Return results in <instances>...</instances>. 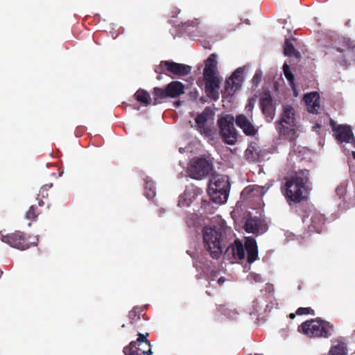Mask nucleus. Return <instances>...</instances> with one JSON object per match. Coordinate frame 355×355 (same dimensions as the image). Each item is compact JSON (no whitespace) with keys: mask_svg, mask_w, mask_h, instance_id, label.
Wrapping results in <instances>:
<instances>
[{"mask_svg":"<svg viewBox=\"0 0 355 355\" xmlns=\"http://www.w3.org/2000/svg\"><path fill=\"white\" fill-rule=\"evenodd\" d=\"M284 52L286 55H294L296 58L300 57V53L295 50L293 44L288 39L285 40Z\"/></svg>","mask_w":355,"mask_h":355,"instance_id":"nucleus-29","label":"nucleus"},{"mask_svg":"<svg viewBox=\"0 0 355 355\" xmlns=\"http://www.w3.org/2000/svg\"><path fill=\"white\" fill-rule=\"evenodd\" d=\"M295 314L301 315H314V311L311 307H300L297 309Z\"/></svg>","mask_w":355,"mask_h":355,"instance_id":"nucleus-35","label":"nucleus"},{"mask_svg":"<svg viewBox=\"0 0 355 355\" xmlns=\"http://www.w3.org/2000/svg\"><path fill=\"white\" fill-rule=\"evenodd\" d=\"M141 310L139 307H134L128 313V318L131 324L140 320Z\"/></svg>","mask_w":355,"mask_h":355,"instance_id":"nucleus-31","label":"nucleus"},{"mask_svg":"<svg viewBox=\"0 0 355 355\" xmlns=\"http://www.w3.org/2000/svg\"><path fill=\"white\" fill-rule=\"evenodd\" d=\"M257 96H254L252 98H249L248 101V103L245 105V111L246 112L245 115L249 116L250 117H253L252 111L256 103Z\"/></svg>","mask_w":355,"mask_h":355,"instance_id":"nucleus-34","label":"nucleus"},{"mask_svg":"<svg viewBox=\"0 0 355 355\" xmlns=\"http://www.w3.org/2000/svg\"><path fill=\"white\" fill-rule=\"evenodd\" d=\"M352 157L355 159V152L354 151L352 152Z\"/></svg>","mask_w":355,"mask_h":355,"instance_id":"nucleus-45","label":"nucleus"},{"mask_svg":"<svg viewBox=\"0 0 355 355\" xmlns=\"http://www.w3.org/2000/svg\"><path fill=\"white\" fill-rule=\"evenodd\" d=\"M245 250L247 252V261L249 263H253L258 257V248L254 238L248 237L245 242Z\"/></svg>","mask_w":355,"mask_h":355,"instance_id":"nucleus-19","label":"nucleus"},{"mask_svg":"<svg viewBox=\"0 0 355 355\" xmlns=\"http://www.w3.org/2000/svg\"><path fill=\"white\" fill-rule=\"evenodd\" d=\"M213 171V162L206 155L193 158L188 168L189 176L196 180L209 175Z\"/></svg>","mask_w":355,"mask_h":355,"instance_id":"nucleus-7","label":"nucleus"},{"mask_svg":"<svg viewBox=\"0 0 355 355\" xmlns=\"http://www.w3.org/2000/svg\"><path fill=\"white\" fill-rule=\"evenodd\" d=\"M206 293H207L208 295H211V293H210L209 291H206Z\"/></svg>","mask_w":355,"mask_h":355,"instance_id":"nucleus-47","label":"nucleus"},{"mask_svg":"<svg viewBox=\"0 0 355 355\" xmlns=\"http://www.w3.org/2000/svg\"><path fill=\"white\" fill-rule=\"evenodd\" d=\"M140 345H139L138 344L137 345V347H139ZM141 346H143V347H141V349H145V350H148L149 348L145 345L144 344L141 345Z\"/></svg>","mask_w":355,"mask_h":355,"instance_id":"nucleus-41","label":"nucleus"},{"mask_svg":"<svg viewBox=\"0 0 355 355\" xmlns=\"http://www.w3.org/2000/svg\"><path fill=\"white\" fill-rule=\"evenodd\" d=\"M175 104H176L177 105H180V101H178V102H176V103H175Z\"/></svg>","mask_w":355,"mask_h":355,"instance_id":"nucleus-46","label":"nucleus"},{"mask_svg":"<svg viewBox=\"0 0 355 355\" xmlns=\"http://www.w3.org/2000/svg\"><path fill=\"white\" fill-rule=\"evenodd\" d=\"M222 228L205 227L203 230V243L207 251L214 259H218L222 252Z\"/></svg>","mask_w":355,"mask_h":355,"instance_id":"nucleus-4","label":"nucleus"},{"mask_svg":"<svg viewBox=\"0 0 355 355\" xmlns=\"http://www.w3.org/2000/svg\"><path fill=\"white\" fill-rule=\"evenodd\" d=\"M208 193L211 200L217 204L225 203L227 201L229 195V193L225 192V191H223L219 189L215 191L213 187L208 188Z\"/></svg>","mask_w":355,"mask_h":355,"instance_id":"nucleus-23","label":"nucleus"},{"mask_svg":"<svg viewBox=\"0 0 355 355\" xmlns=\"http://www.w3.org/2000/svg\"><path fill=\"white\" fill-rule=\"evenodd\" d=\"M298 288H299V289H301V288H302V286H298Z\"/></svg>","mask_w":355,"mask_h":355,"instance_id":"nucleus-49","label":"nucleus"},{"mask_svg":"<svg viewBox=\"0 0 355 355\" xmlns=\"http://www.w3.org/2000/svg\"><path fill=\"white\" fill-rule=\"evenodd\" d=\"M244 228L248 233L257 234H263L267 230L264 222L257 216L248 218L245 222Z\"/></svg>","mask_w":355,"mask_h":355,"instance_id":"nucleus-16","label":"nucleus"},{"mask_svg":"<svg viewBox=\"0 0 355 355\" xmlns=\"http://www.w3.org/2000/svg\"><path fill=\"white\" fill-rule=\"evenodd\" d=\"M295 313H290V315H289L290 318L293 319V318H295Z\"/></svg>","mask_w":355,"mask_h":355,"instance_id":"nucleus-44","label":"nucleus"},{"mask_svg":"<svg viewBox=\"0 0 355 355\" xmlns=\"http://www.w3.org/2000/svg\"><path fill=\"white\" fill-rule=\"evenodd\" d=\"M304 100L307 106V110L312 114H318L320 107V96L318 92H313L306 94L304 96Z\"/></svg>","mask_w":355,"mask_h":355,"instance_id":"nucleus-18","label":"nucleus"},{"mask_svg":"<svg viewBox=\"0 0 355 355\" xmlns=\"http://www.w3.org/2000/svg\"><path fill=\"white\" fill-rule=\"evenodd\" d=\"M52 186L53 184L51 183L42 186L40 190L38 196H40L42 198H47L49 196L48 191L49 190V189L52 187Z\"/></svg>","mask_w":355,"mask_h":355,"instance_id":"nucleus-36","label":"nucleus"},{"mask_svg":"<svg viewBox=\"0 0 355 355\" xmlns=\"http://www.w3.org/2000/svg\"><path fill=\"white\" fill-rule=\"evenodd\" d=\"M40 214V211L38 210V208L36 205H31L26 214V217L27 219L31 220H35L37 218L38 215Z\"/></svg>","mask_w":355,"mask_h":355,"instance_id":"nucleus-33","label":"nucleus"},{"mask_svg":"<svg viewBox=\"0 0 355 355\" xmlns=\"http://www.w3.org/2000/svg\"><path fill=\"white\" fill-rule=\"evenodd\" d=\"M184 85L178 80L168 83L165 88L156 87L153 89V105L162 103L166 98H175L184 93Z\"/></svg>","mask_w":355,"mask_h":355,"instance_id":"nucleus-6","label":"nucleus"},{"mask_svg":"<svg viewBox=\"0 0 355 355\" xmlns=\"http://www.w3.org/2000/svg\"><path fill=\"white\" fill-rule=\"evenodd\" d=\"M273 99L269 92L263 94L259 98V105L262 114L268 122L273 120L275 115V107L273 105Z\"/></svg>","mask_w":355,"mask_h":355,"instance_id":"nucleus-13","label":"nucleus"},{"mask_svg":"<svg viewBox=\"0 0 355 355\" xmlns=\"http://www.w3.org/2000/svg\"><path fill=\"white\" fill-rule=\"evenodd\" d=\"M144 194L148 199H152L155 196V187L153 181L148 177L144 179Z\"/></svg>","mask_w":355,"mask_h":355,"instance_id":"nucleus-27","label":"nucleus"},{"mask_svg":"<svg viewBox=\"0 0 355 355\" xmlns=\"http://www.w3.org/2000/svg\"><path fill=\"white\" fill-rule=\"evenodd\" d=\"M243 73L242 68H238L225 81V89L229 94H233L240 89L243 81Z\"/></svg>","mask_w":355,"mask_h":355,"instance_id":"nucleus-14","label":"nucleus"},{"mask_svg":"<svg viewBox=\"0 0 355 355\" xmlns=\"http://www.w3.org/2000/svg\"><path fill=\"white\" fill-rule=\"evenodd\" d=\"M217 311L227 318H233L235 315V311L230 309L225 304H219L216 307Z\"/></svg>","mask_w":355,"mask_h":355,"instance_id":"nucleus-32","label":"nucleus"},{"mask_svg":"<svg viewBox=\"0 0 355 355\" xmlns=\"http://www.w3.org/2000/svg\"><path fill=\"white\" fill-rule=\"evenodd\" d=\"M226 281V279L223 277H220L218 279V284H219V286H222L223 284V283Z\"/></svg>","mask_w":355,"mask_h":355,"instance_id":"nucleus-40","label":"nucleus"},{"mask_svg":"<svg viewBox=\"0 0 355 355\" xmlns=\"http://www.w3.org/2000/svg\"><path fill=\"white\" fill-rule=\"evenodd\" d=\"M213 116L212 110L207 107L202 113L199 114L195 119L198 131L207 138H212L213 130L207 125V121Z\"/></svg>","mask_w":355,"mask_h":355,"instance_id":"nucleus-11","label":"nucleus"},{"mask_svg":"<svg viewBox=\"0 0 355 355\" xmlns=\"http://www.w3.org/2000/svg\"><path fill=\"white\" fill-rule=\"evenodd\" d=\"M235 123L247 136H254L258 132V128L253 124V117L240 114L236 116Z\"/></svg>","mask_w":355,"mask_h":355,"instance_id":"nucleus-12","label":"nucleus"},{"mask_svg":"<svg viewBox=\"0 0 355 355\" xmlns=\"http://www.w3.org/2000/svg\"><path fill=\"white\" fill-rule=\"evenodd\" d=\"M283 71L284 74L289 83L291 88L295 90V76L294 74L291 71L290 67L287 64H284L283 65Z\"/></svg>","mask_w":355,"mask_h":355,"instance_id":"nucleus-30","label":"nucleus"},{"mask_svg":"<svg viewBox=\"0 0 355 355\" xmlns=\"http://www.w3.org/2000/svg\"><path fill=\"white\" fill-rule=\"evenodd\" d=\"M125 327V324H123V325L121 326V327H122V328H124Z\"/></svg>","mask_w":355,"mask_h":355,"instance_id":"nucleus-50","label":"nucleus"},{"mask_svg":"<svg viewBox=\"0 0 355 355\" xmlns=\"http://www.w3.org/2000/svg\"><path fill=\"white\" fill-rule=\"evenodd\" d=\"M334 330V327L329 322L319 318L304 322L298 327V331L310 338L330 337Z\"/></svg>","mask_w":355,"mask_h":355,"instance_id":"nucleus-3","label":"nucleus"},{"mask_svg":"<svg viewBox=\"0 0 355 355\" xmlns=\"http://www.w3.org/2000/svg\"><path fill=\"white\" fill-rule=\"evenodd\" d=\"M331 125L335 132L336 139L340 142L349 143L350 140H354L352 129L349 125H336L334 121H331Z\"/></svg>","mask_w":355,"mask_h":355,"instance_id":"nucleus-15","label":"nucleus"},{"mask_svg":"<svg viewBox=\"0 0 355 355\" xmlns=\"http://www.w3.org/2000/svg\"><path fill=\"white\" fill-rule=\"evenodd\" d=\"M194 266L196 268H199L202 270L204 274L206 275V279L209 282V284H211V282L214 281L215 279L218 276L219 271L218 270H211L209 272H207L206 269L200 266L199 261H196Z\"/></svg>","mask_w":355,"mask_h":355,"instance_id":"nucleus-28","label":"nucleus"},{"mask_svg":"<svg viewBox=\"0 0 355 355\" xmlns=\"http://www.w3.org/2000/svg\"><path fill=\"white\" fill-rule=\"evenodd\" d=\"M245 153H246V156H248V157L249 158V153H252V150H251L250 148H248V149L246 150V152H245Z\"/></svg>","mask_w":355,"mask_h":355,"instance_id":"nucleus-42","label":"nucleus"},{"mask_svg":"<svg viewBox=\"0 0 355 355\" xmlns=\"http://www.w3.org/2000/svg\"><path fill=\"white\" fill-rule=\"evenodd\" d=\"M309 170H300L293 175L285 178L281 186V192L289 205L299 204L307 200L309 188Z\"/></svg>","mask_w":355,"mask_h":355,"instance_id":"nucleus-1","label":"nucleus"},{"mask_svg":"<svg viewBox=\"0 0 355 355\" xmlns=\"http://www.w3.org/2000/svg\"><path fill=\"white\" fill-rule=\"evenodd\" d=\"M191 71V67L185 64L175 62L171 60H162L155 69V72L159 74L157 79L162 78L164 73L173 78H181L189 75Z\"/></svg>","mask_w":355,"mask_h":355,"instance_id":"nucleus-5","label":"nucleus"},{"mask_svg":"<svg viewBox=\"0 0 355 355\" xmlns=\"http://www.w3.org/2000/svg\"><path fill=\"white\" fill-rule=\"evenodd\" d=\"M191 203V200L187 198V193H184L179 197L178 206L179 207H188Z\"/></svg>","mask_w":355,"mask_h":355,"instance_id":"nucleus-37","label":"nucleus"},{"mask_svg":"<svg viewBox=\"0 0 355 355\" xmlns=\"http://www.w3.org/2000/svg\"><path fill=\"white\" fill-rule=\"evenodd\" d=\"M276 129L281 136L285 139L294 141L297 138V121L295 111L290 105H283V111L281 119Z\"/></svg>","mask_w":355,"mask_h":355,"instance_id":"nucleus-2","label":"nucleus"},{"mask_svg":"<svg viewBox=\"0 0 355 355\" xmlns=\"http://www.w3.org/2000/svg\"><path fill=\"white\" fill-rule=\"evenodd\" d=\"M209 187H213L215 191L219 189L229 193L230 184L228 178L225 175H217L214 178L213 182H211Z\"/></svg>","mask_w":355,"mask_h":355,"instance_id":"nucleus-22","label":"nucleus"},{"mask_svg":"<svg viewBox=\"0 0 355 355\" xmlns=\"http://www.w3.org/2000/svg\"><path fill=\"white\" fill-rule=\"evenodd\" d=\"M217 55L211 53L205 62L204 79L218 78L217 76Z\"/></svg>","mask_w":355,"mask_h":355,"instance_id":"nucleus-17","label":"nucleus"},{"mask_svg":"<svg viewBox=\"0 0 355 355\" xmlns=\"http://www.w3.org/2000/svg\"><path fill=\"white\" fill-rule=\"evenodd\" d=\"M235 259H243L245 257V246L239 239H236L234 244L230 246Z\"/></svg>","mask_w":355,"mask_h":355,"instance_id":"nucleus-24","label":"nucleus"},{"mask_svg":"<svg viewBox=\"0 0 355 355\" xmlns=\"http://www.w3.org/2000/svg\"><path fill=\"white\" fill-rule=\"evenodd\" d=\"M25 233L21 231H15L6 235L1 234V241L12 248L24 250L31 247V243Z\"/></svg>","mask_w":355,"mask_h":355,"instance_id":"nucleus-10","label":"nucleus"},{"mask_svg":"<svg viewBox=\"0 0 355 355\" xmlns=\"http://www.w3.org/2000/svg\"><path fill=\"white\" fill-rule=\"evenodd\" d=\"M148 333L143 334L138 333L137 340L131 341L130 344L125 346L123 352L125 355H151L153 354L150 349V343L147 338Z\"/></svg>","mask_w":355,"mask_h":355,"instance_id":"nucleus-8","label":"nucleus"},{"mask_svg":"<svg viewBox=\"0 0 355 355\" xmlns=\"http://www.w3.org/2000/svg\"><path fill=\"white\" fill-rule=\"evenodd\" d=\"M261 76H262V73L260 71H256V73H254V75L252 79V83L254 85L257 86L259 84V83L261 82Z\"/></svg>","mask_w":355,"mask_h":355,"instance_id":"nucleus-39","label":"nucleus"},{"mask_svg":"<svg viewBox=\"0 0 355 355\" xmlns=\"http://www.w3.org/2000/svg\"><path fill=\"white\" fill-rule=\"evenodd\" d=\"M233 118L228 116L218 119L219 133L223 141L229 145H234L237 142L239 133L234 125Z\"/></svg>","mask_w":355,"mask_h":355,"instance_id":"nucleus-9","label":"nucleus"},{"mask_svg":"<svg viewBox=\"0 0 355 355\" xmlns=\"http://www.w3.org/2000/svg\"><path fill=\"white\" fill-rule=\"evenodd\" d=\"M338 42H342L343 43V46L344 48H341L340 46H338L337 47V51H339V52H343V51H345V49H348L349 48V40L348 39H346V38H341V39H339L338 40Z\"/></svg>","mask_w":355,"mask_h":355,"instance_id":"nucleus-38","label":"nucleus"},{"mask_svg":"<svg viewBox=\"0 0 355 355\" xmlns=\"http://www.w3.org/2000/svg\"><path fill=\"white\" fill-rule=\"evenodd\" d=\"M347 345L342 340H338L336 345H332L328 355H347Z\"/></svg>","mask_w":355,"mask_h":355,"instance_id":"nucleus-26","label":"nucleus"},{"mask_svg":"<svg viewBox=\"0 0 355 355\" xmlns=\"http://www.w3.org/2000/svg\"><path fill=\"white\" fill-rule=\"evenodd\" d=\"M205 80L207 95L211 99L217 100L219 98L218 92L220 85L219 78L205 79Z\"/></svg>","mask_w":355,"mask_h":355,"instance_id":"nucleus-20","label":"nucleus"},{"mask_svg":"<svg viewBox=\"0 0 355 355\" xmlns=\"http://www.w3.org/2000/svg\"><path fill=\"white\" fill-rule=\"evenodd\" d=\"M325 218L323 214L319 212H313L311 215V223L309 225V229L311 232L320 233L322 230Z\"/></svg>","mask_w":355,"mask_h":355,"instance_id":"nucleus-21","label":"nucleus"},{"mask_svg":"<svg viewBox=\"0 0 355 355\" xmlns=\"http://www.w3.org/2000/svg\"><path fill=\"white\" fill-rule=\"evenodd\" d=\"M248 191V188H245V191Z\"/></svg>","mask_w":355,"mask_h":355,"instance_id":"nucleus-48","label":"nucleus"},{"mask_svg":"<svg viewBox=\"0 0 355 355\" xmlns=\"http://www.w3.org/2000/svg\"><path fill=\"white\" fill-rule=\"evenodd\" d=\"M38 205H39L40 207L43 206V205H44V202H43L42 200H39V201H38Z\"/></svg>","mask_w":355,"mask_h":355,"instance_id":"nucleus-43","label":"nucleus"},{"mask_svg":"<svg viewBox=\"0 0 355 355\" xmlns=\"http://www.w3.org/2000/svg\"><path fill=\"white\" fill-rule=\"evenodd\" d=\"M134 96L137 101L144 104L145 106H148L150 103L153 105V98H151L150 94L144 89H139Z\"/></svg>","mask_w":355,"mask_h":355,"instance_id":"nucleus-25","label":"nucleus"}]
</instances>
